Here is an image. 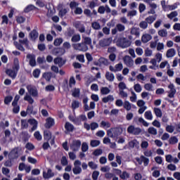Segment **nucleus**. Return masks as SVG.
<instances>
[{
	"label": "nucleus",
	"instance_id": "18",
	"mask_svg": "<svg viewBox=\"0 0 180 180\" xmlns=\"http://www.w3.org/2000/svg\"><path fill=\"white\" fill-rule=\"evenodd\" d=\"M112 130L115 137H117V136H120V134L123 133V129L122 128H112Z\"/></svg>",
	"mask_w": 180,
	"mask_h": 180
},
{
	"label": "nucleus",
	"instance_id": "5",
	"mask_svg": "<svg viewBox=\"0 0 180 180\" xmlns=\"http://www.w3.org/2000/svg\"><path fill=\"white\" fill-rule=\"evenodd\" d=\"M123 60H124V64H126L127 67H133V65L134 64V61L133 60L131 57L129 56H125Z\"/></svg>",
	"mask_w": 180,
	"mask_h": 180
},
{
	"label": "nucleus",
	"instance_id": "47",
	"mask_svg": "<svg viewBox=\"0 0 180 180\" xmlns=\"http://www.w3.org/2000/svg\"><path fill=\"white\" fill-rule=\"evenodd\" d=\"M131 34H134L135 36H140V31L137 28H132L131 30Z\"/></svg>",
	"mask_w": 180,
	"mask_h": 180
},
{
	"label": "nucleus",
	"instance_id": "19",
	"mask_svg": "<svg viewBox=\"0 0 180 180\" xmlns=\"http://www.w3.org/2000/svg\"><path fill=\"white\" fill-rule=\"evenodd\" d=\"M30 39H32V41H34V40H36L37 38L39 37V33L35 30H33L30 32Z\"/></svg>",
	"mask_w": 180,
	"mask_h": 180
},
{
	"label": "nucleus",
	"instance_id": "53",
	"mask_svg": "<svg viewBox=\"0 0 180 180\" xmlns=\"http://www.w3.org/2000/svg\"><path fill=\"white\" fill-rule=\"evenodd\" d=\"M107 136L111 139H115V134L113 133V130H112V129L107 131Z\"/></svg>",
	"mask_w": 180,
	"mask_h": 180
},
{
	"label": "nucleus",
	"instance_id": "22",
	"mask_svg": "<svg viewBox=\"0 0 180 180\" xmlns=\"http://www.w3.org/2000/svg\"><path fill=\"white\" fill-rule=\"evenodd\" d=\"M105 78H106V79H108V81L112 82V81H114V79H115V75H113V73L107 72L105 73Z\"/></svg>",
	"mask_w": 180,
	"mask_h": 180
},
{
	"label": "nucleus",
	"instance_id": "56",
	"mask_svg": "<svg viewBox=\"0 0 180 180\" xmlns=\"http://www.w3.org/2000/svg\"><path fill=\"white\" fill-rule=\"evenodd\" d=\"M167 169H169V171H176V166L174 164H169L167 165Z\"/></svg>",
	"mask_w": 180,
	"mask_h": 180
},
{
	"label": "nucleus",
	"instance_id": "15",
	"mask_svg": "<svg viewBox=\"0 0 180 180\" xmlns=\"http://www.w3.org/2000/svg\"><path fill=\"white\" fill-rule=\"evenodd\" d=\"M151 39H153V37H151V35L148 34H145L141 37V41L142 43H148V41H150Z\"/></svg>",
	"mask_w": 180,
	"mask_h": 180
},
{
	"label": "nucleus",
	"instance_id": "27",
	"mask_svg": "<svg viewBox=\"0 0 180 180\" xmlns=\"http://www.w3.org/2000/svg\"><path fill=\"white\" fill-rule=\"evenodd\" d=\"M44 136L45 140H47L48 141L49 140L51 139V132H50V131H44Z\"/></svg>",
	"mask_w": 180,
	"mask_h": 180
},
{
	"label": "nucleus",
	"instance_id": "11",
	"mask_svg": "<svg viewBox=\"0 0 180 180\" xmlns=\"http://www.w3.org/2000/svg\"><path fill=\"white\" fill-rule=\"evenodd\" d=\"M168 88L170 89L169 91V98H174V95L176 94V90L175 89V86H174V84H170L168 86Z\"/></svg>",
	"mask_w": 180,
	"mask_h": 180
},
{
	"label": "nucleus",
	"instance_id": "54",
	"mask_svg": "<svg viewBox=\"0 0 180 180\" xmlns=\"http://www.w3.org/2000/svg\"><path fill=\"white\" fill-rule=\"evenodd\" d=\"M175 16H178V12L176 11H172L170 14L167 15L169 19H172L173 18H175Z\"/></svg>",
	"mask_w": 180,
	"mask_h": 180
},
{
	"label": "nucleus",
	"instance_id": "44",
	"mask_svg": "<svg viewBox=\"0 0 180 180\" xmlns=\"http://www.w3.org/2000/svg\"><path fill=\"white\" fill-rule=\"evenodd\" d=\"M101 144V141L98 140H92L91 141V147H98Z\"/></svg>",
	"mask_w": 180,
	"mask_h": 180
},
{
	"label": "nucleus",
	"instance_id": "58",
	"mask_svg": "<svg viewBox=\"0 0 180 180\" xmlns=\"http://www.w3.org/2000/svg\"><path fill=\"white\" fill-rule=\"evenodd\" d=\"M45 89H46V91H47L49 92H52L53 91H54L56 89V88L53 85H48L46 86Z\"/></svg>",
	"mask_w": 180,
	"mask_h": 180
},
{
	"label": "nucleus",
	"instance_id": "20",
	"mask_svg": "<svg viewBox=\"0 0 180 180\" xmlns=\"http://www.w3.org/2000/svg\"><path fill=\"white\" fill-rule=\"evenodd\" d=\"M43 78L46 79V81L50 82L51 77H53V73L51 72H44L42 75Z\"/></svg>",
	"mask_w": 180,
	"mask_h": 180
},
{
	"label": "nucleus",
	"instance_id": "61",
	"mask_svg": "<svg viewBox=\"0 0 180 180\" xmlns=\"http://www.w3.org/2000/svg\"><path fill=\"white\" fill-rule=\"evenodd\" d=\"M140 133H141V129L139 128V127H135L134 129V136H139V134H140Z\"/></svg>",
	"mask_w": 180,
	"mask_h": 180
},
{
	"label": "nucleus",
	"instance_id": "49",
	"mask_svg": "<svg viewBox=\"0 0 180 180\" xmlns=\"http://www.w3.org/2000/svg\"><path fill=\"white\" fill-rule=\"evenodd\" d=\"M81 40V37L79 35H74L72 37V41L73 43H77V41H79Z\"/></svg>",
	"mask_w": 180,
	"mask_h": 180
},
{
	"label": "nucleus",
	"instance_id": "30",
	"mask_svg": "<svg viewBox=\"0 0 180 180\" xmlns=\"http://www.w3.org/2000/svg\"><path fill=\"white\" fill-rule=\"evenodd\" d=\"M148 133H149V134H153V136H157V129L151 127H149L148 129Z\"/></svg>",
	"mask_w": 180,
	"mask_h": 180
},
{
	"label": "nucleus",
	"instance_id": "14",
	"mask_svg": "<svg viewBox=\"0 0 180 180\" xmlns=\"http://www.w3.org/2000/svg\"><path fill=\"white\" fill-rule=\"evenodd\" d=\"M75 26L76 29H77V30H79V32H80L81 33H84V32H85V27H84V25L81 24V22H75Z\"/></svg>",
	"mask_w": 180,
	"mask_h": 180
},
{
	"label": "nucleus",
	"instance_id": "31",
	"mask_svg": "<svg viewBox=\"0 0 180 180\" xmlns=\"http://www.w3.org/2000/svg\"><path fill=\"white\" fill-rule=\"evenodd\" d=\"M34 9H36V7L32 4L28 5L25 9L24 12L25 13H28V12H30V11H34Z\"/></svg>",
	"mask_w": 180,
	"mask_h": 180
},
{
	"label": "nucleus",
	"instance_id": "16",
	"mask_svg": "<svg viewBox=\"0 0 180 180\" xmlns=\"http://www.w3.org/2000/svg\"><path fill=\"white\" fill-rule=\"evenodd\" d=\"M43 176L45 179H49V178L54 176V173L51 172V169H49L47 173L46 172H43Z\"/></svg>",
	"mask_w": 180,
	"mask_h": 180
},
{
	"label": "nucleus",
	"instance_id": "35",
	"mask_svg": "<svg viewBox=\"0 0 180 180\" xmlns=\"http://www.w3.org/2000/svg\"><path fill=\"white\" fill-rule=\"evenodd\" d=\"M124 109H126V110L129 111L131 109V104L129 101H125L123 104Z\"/></svg>",
	"mask_w": 180,
	"mask_h": 180
},
{
	"label": "nucleus",
	"instance_id": "6",
	"mask_svg": "<svg viewBox=\"0 0 180 180\" xmlns=\"http://www.w3.org/2000/svg\"><path fill=\"white\" fill-rule=\"evenodd\" d=\"M79 147H81V141H73L70 146V148L72 151H78V150H79Z\"/></svg>",
	"mask_w": 180,
	"mask_h": 180
},
{
	"label": "nucleus",
	"instance_id": "21",
	"mask_svg": "<svg viewBox=\"0 0 180 180\" xmlns=\"http://www.w3.org/2000/svg\"><path fill=\"white\" fill-rule=\"evenodd\" d=\"M19 68H20L19 60L18 58H15L13 65V70L16 72H18V71H19Z\"/></svg>",
	"mask_w": 180,
	"mask_h": 180
},
{
	"label": "nucleus",
	"instance_id": "36",
	"mask_svg": "<svg viewBox=\"0 0 180 180\" xmlns=\"http://www.w3.org/2000/svg\"><path fill=\"white\" fill-rule=\"evenodd\" d=\"M103 153V150L102 149H96L93 152V155H95V157H98L99 155H102Z\"/></svg>",
	"mask_w": 180,
	"mask_h": 180
},
{
	"label": "nucleus",
	"instance_id": "60",
	"mask_svg": "<svg viewBox=\"0 0 180 180\" xmlns=\"http://www.w3.org/2000/svg\"><path fill=\"white\" fill-rule=\"evenodd\" d=\"M61 43H63V39L59 38V39H55L53 44H54V46H60V44H61Z\"/></svg>",
	"mask_w": 180,
	"mask_h": 180
},
{
	"label": "nucleus",
	"instance_id": "59",
	"mask_svg": "<svg viewBox=\"0 0 180 180\" xmlns=\"http://www.w3.org/2000/svg\"><path fill=\"white\" fill-rule=\"evenodd\" d=\"M105 11H106V8L103 6H100L98 9V13H101V15L105 13Z\"/></svg>",
	"mask_w": 180,
	"mask_h": 180
},
{
	"label": "nucleus",
	"instance_id": "2",
	"mask_svg": "<svg viewBox=\"0 0 180 180\" xmlns=\"http://www.w3.org/2000/svg\"><path fill=\"white\" fill-rule=\"evenodd\" d=\"M73 49L75 50H79V51H86L88 50V46L84 43L73 44Z\"/></svg>",
	"mask_w": 180,
	"mask_h": 180
},
{
	"label": "nucleus",
	"instance_id": "4",
	"mask_svg": "<svg viewBox=\"0 0 180 180\" xmlns=\"http://www.w3.org/2000/svg\"><path fill=\"white\" fill-rule=\"evenodd\" d=\"M27 89L29 94H30L32 95V96H34V98L37 96V95H38L37 89H36L35 86H32V85H27Z\"/></svg>",
	"mask_w": 180,
	"mask_h": 180
},
{
	"label": "nucleus",
	"instance_id": "3",
	"mask_svg": "<svg viewBox=\"0 0 180 180\" xmlns=\"http://www.w3.org/2000/svg\"><path fill=\"white\" fill-rule=\"evenodd\" d=\"M119 43L121 46V47H122L123 49L130 47V46L131 44V42L126 38H120L119 39Z\"/></svg>",
	"mask_w": 180,
	"mask_h": 180
},
{
	"label": "nucleus",
	"instance_id": "42",
	"mask_svg": "<svg viewBox=\"0 0 180 180\" xmlns=\"http://www.w3.org/2000/svg\"><path fill=\"white\" fill-rule=\"evenodd\" d=\"M145 117L148 119V120H153V114H151V111H146L145 112Z\"/></svg>",
	"mask_w": 180,
	"mask_h": 180
},
{
	"label": "nucleus",
	"instance_id": "48",
	"mask_svg": "<svg viewBox=\"0 0 180 180\" xmlns=\"http://www.w3.org/2000/svg\"><path fill=\"white\" fill-rule=\"evenodd\" d=\"M32 75L34 78H39V77L40 75V70L35 69L32 72Z\"/></svg>",
	"mask_w": 180,
	"mask_h": 180
},
{
	"label": "nucleus",
	"instance_id": "32",
	"mask_svg": "<svg viewBox=\"0 0 180 180\" xmlns=\"http://www.w3.org/2000/svg\"><path fill=\"white\" fill-rule=\"evenodd\" d=\"M72 171L75 175H78V174L82 171V169H81V167L79 166H75V167L72 169Z\"/></svg>",
	"mask_w": 180,
	"mask_h": 180
},
{
	"label": "nucleus",
	"instance_id": "1",
	"mask_svg": "<svg viewBox=\"0 0 180 180\" xmlns=\"http://www.w3.org/2000/svg\"><path fill=\"white\" fill-rule=\"evenodd\" d=\"M19 150H20V148L19 147H16L12 149V150L10 152V154H8L9 160H15L16 158H18Z\"/></svg>",
	"mask_w": 180,
	"mask_h": 180
},
{
	"label": "nucleus",
	"instance_id": "10",
	"mask_svg": "<svg viewBox=\"0 0 180 180\" xmlns=\"http://www.w3.org/2000/svg\"><path fill=\"white\" fill-rule=\"evenodd\" d=\"M53 63L54 64H58V67L61 68L65 64V60H63V58L58 57L53 60Z\"/></svg>",
	"mask_w": 180,
	"mask_h": 180
},
{
	"label": "nucleus",
	"instance_id": "46",
	"mask_svg": "<svg viewBox=\"0 0 180 180\" xmlns=\"http://www.w3.org/2000/svg\"><path fill=\"white\" fill-rule=\"evenodd\" d=\"M74 98H79V89H75L72 94Z\"/></svg>",
	"mask_w": 180,
	"mask_h": 180
},
{
	"label": "nucleus",
	"instance_id": "13",
	"mask_svg": "<svg viewBox=\"0 0 180 180\" xmlns=\"http://www.w3.org/2000/svg\"><path fill=\"white\" fill-rule=\"evenodd\" d=\"M28 123L32 126L31 131H34L37 129V121L34 119L28 120Z\"/></svg>",
	"mask_w": 180,
	"mask_h": 180
},
{
	"label": "nucleus",
	"instance_id": "57",
	"mask_svg": "<svg viewBox=\"0 0 180 180\" xmlns=\"http://www.w3.org/2000/svg\"><path fill=\"white\" fill-rule=\"evenodd\" d=\"M174 130H175V128L173 126L167 125L166 127V131H167L169 133H174Z\"/></svg>",
	"mask_w": 180,
	"mask_h": 180
},
{
	"label": "nucleus",
	"instance_id": "25",
	"mask_svg": "<svg viewBox=\"0 0 180 180\" xmlns=\"http://www.w3.org/2000/svg\"><path fill=\"white\" fill-rule=\"evenodd\" d=\"M24 101H27L31 105L33 104L34 102V100H33V98H32V96L27 94H26L25 96L24 97Z\"/></svg>",
	"mask_w": 180,
	"mask_h": 180
},
{
	"label": "nucleus",
	"instance_id": "62",
	"mask_svg": "<svg viewBox=\"0 0 180 180\" xmlns=\"http://www.w3.org/2000/svg\"><path fill=\"white\" fill-rule=\"evenodd\" d=\"M99 176V172L94 171L92 174V178L94 180H98V177Z\"/></svg>",
	"mask_w": 180,
	"mask_h": 180
},
{
	"label": "nucleus",
	"instance_id": "51",
	"mask_svg": "<svg viewBox=\"0 0 180 180\" xmlns=\"http://www.w3.org/2000/svg\"><path fill=\"white\" fill-rule=\"evenodd\" d=\"M91 26L93 29H95V30H99V29H101V25L99 24V22H93L91 24Z\"/></svg>",
	"mask_w": 180,
	"mask_h": 180
},
{
	"label": "nucleus",
	"instance_id": "39",
	"mask_svg": "<svg viewBox=\"0 0 180 180\" xmlns=\"http://www.w3.org/2000/svg\"><path fill=\"white\" fill-rule=\"evenodd\" d=\"M159 36H161V37H167V35L168 34V32L166 30H161L158 32Z\"/></svg>",
	"mask_w": 180,
	"mask_h": 180
},
{
	"label": "nucleus",
	"instance_id": "50",
	"mask_svg": "<svg viewBox=\"0 0 180 180\" xmlns=\"http://www.w3.org/2000/svg\"><path fill=\"white\" fill-rule=\"evenodd\" d=\"M121 179H126V178H129L130 175L127 172H123L122 174L120 175Z\"/></svg>",
	"mask_w": 180,
	"mask_h": 180
},
{
	"label": "nucleus",
	"instance_id": "63",
	"mask_svg": "<svg viewBox=\"0 0 180 180\" xmlns=\"http://www.w3.org/2000/svg\"><path fill=\"white\" fill-rule=\"evenodd\" d=\"M72 109H77V108H79V102L75 101L72 103Z\"/></svg>",
	"mask_w": 180,
	"mask_h": 180
},
{
	"label": "nucleus",
	"instance_id": "43",
	"mask_svg": "<svg viewBox=\"0 0 180 180\" xmlns=\"http://www.w3.org/2000/svg\"><path fill=\"white\" fill-rule=\"evenodd\" d=\"M29 127V124H27V121L26 120H21V128L22 129H27Z\"/></svg>",
	"mask_w": 180,
	"mask_h": 180
},
{
	"label": "nucleus",
	"instance_id": "64",
	"mask_svg": "<svg viewBox=\"0 0 180 180\" xmlns=\"http://www.w3.org/2000/svg\"><path fill=\"white\" fill-rule=\"evenodd\" d=\"M144 88H145V89H146V91H153V84H146L144 85Z\"/></svg>",
	"mask_w": 180,
	"mask_h": 180
},
{
	"label": "nucleus",
	"instance_id": "9",
	"mask_svg": "<svg viewBox=\"0 0 180 180\" xmlns=\"http://www.w3.org/2000/svg\"><path fill=\"white\" fill-rule=\"evenodd\" d=\"M27 58L30 59V65H31V67H35L36 56L32 55V54H28V55H27Z\"/></svg>",
	"mask_w": 180,
	"mask_h": 180
},
{
	"label": "nucleus",
	"instance_id": "38",
	"mask_svg": "<svg viewBox=\"0 0 180 180\" xmlns=\"http://www.w3.org/2000/svg\"><path fill=\"white\" fill-rule=\"evenodd\" d=\"M141 160L142 162L144 163L145 167H147V165H148V162H150V160H148V158L141 155Z\"/></svg>",
	"mask_w": 180,
	"mask_h": 180
},
{
	"label": "nucleus",
	"instance_id": "23",
	"mask_svg": "<svg viewBox=\"0 0 180 180\" xmlns=\"http://www.w3.org/2000/svg\"><path fill=\"white\" fill-rule=\"evenodd\" d=\"M113 101H115V98H113V96L112 95H109L107 97H104L102 99V101L103 102V103H108V102L110 101V102H113Z\"/></svg>",
	"mask_w": 180,
	"mask_h": 180
},
{
	"label": "nucleus",
	"instance_id": "45",
	"mask_svg": "<svg viewBox=\"0 0 180 180\" xmlns=\"http://www.w3.org/2000/svg\"><path fill=\"white\" fill-rule=\"evenodd\" d=\"M148 26V24L147 21H141L139 23V27H141V29H147Z\"/></svg>",
	"mask_w": 180,
	"mask_h": 180
},
{
	"label": "nucleus",
	"instance_id": "55",
	"mask_svg": "<svg viewBox=\"0 0 180 180\" xmlns=\"http://www.w3.org/2000/svg\"><path fill=\"white\" fill-rule=\"evenodd\" d=\"M134 89L136 92H141V86L140 84H136L134 86Z\"/></svg>",
	"mask_w": 180,
	"mask_h": 180
},
{
	"label": "nucleus",
	"instance_id": "8",
	"mask_svg": "<svg viewBox=\"0 0 180 180\" xmlns=\"http://www.w3.org/2000/svg\"><path fill=\"white\" fill-rule=\"evenodd\" d=\"M110 43H112V39L110 38L104 39L99 41V45L101 47H107L108 46H110Z\"/></svg>",
	"mask_w": 180,
	"mask_h": 180
},
{
	"label": "nucleus",
	"instance_id": "7",
	"mask_svg": "<svg viewBox=\"0 0 180 180\" xmlns=\"http://www.w3.org/2000/svg\"><path fill=\"white\" fill-rule=\"evenodd\" d=\"M54 56H63L65 53V49L63 48H54L52 51Z\"/></svg>",
	"mask_w": 180,
	"mask_h": 180
},
{
	"label": "nucleus",
	"instance_id": "26",
	"mask_svg": "<svg viewBox=\"0 0 180 180\" xmlns=\"http://www.w3.org/2000/svg\"><path fill=\"white\" fill-rule=\"evenodd\" d=\"M65 128L68 131H74V125L71 124L70 122H66Z\"/></svg>",
	"mask_w": 180,
	"mask_h": 180
},
{
	"label": "nucleus",
	"instance_id": "12",
	"mask_svg": "<svg viewBox=\"0 0 180 180\" xmlns=\"http://www.w3.org/2000/svg\"><path fill=\"white\" fill-rule=\"evenodd\" d=\"M52 126H54V119L51 117L47 118L45 124L46 129H50V127H52Z\"/></svg>",
	"mask_w": 180,
	"mask_h": 180
},
{
	"label": "nucleus",
	"instance_id": "17",
	"mask_svg": "<svg viewBox=\"0 0 180 180\" xmlns=\"http://www.w3.org/2000/svg\"><path fill=\"white\" fill-rule=\"evenodd\" d=\"M6 74H7V75H9L11 78H13V79H15V78H16V75L18 74V72H16L15 70L8 69L6 71Z\"/></svg>",
	"mask_w": 180,
	"mask_h": 180
},
{
	"label": "nucleus",
	"instance_id": "28",
	"mask_svg": "<svg viewBox=\"0 0 180 180\" xmlns=\"http://www.w3.org/2000/svg\"><path fill=\"white\" fill-rule=\"evenodd\" d=\"M155 19H157V18L155 16L150 15L146 18V22H148V24L149 23V25H151V23H153V22H154V20H155Z\"/></svg>",
	"mask_w": 180,
	"mask_h": 180
},
{
	"label": "nucleus",
	"instance_id": "24",
	"mask_svg": "<svg viewBox=\"0 0 180 180\" xmlns=\"http://www.w3.org/2000/svg\"><path fill=\"white\" fill-rule=\"evenodd\" d=\"M166 56H167V58L174 57L175 56V49H170L167 50Z\"/></svg>",
	"mask_w": 180,
	"mask_h": 180
},
{
	"label": "nucleus",
	"instance_id": "37",
	"mask_svg": "<svg viewBox=\"0 0 180 180\" xmlns=\"http://www.w3.org/2000/svg\"><path fill=\"white\" fill-rule=\"evenodd\" d=\"M12 99H13V97H12L11 96H8L5 97V98H4L5 105H9V103H11V102H12Z\"/></svg>",
	"mask_w": 180,
	"mask_h": 180
},
{
	"label": "nucleus",
	"instance_id": "33",
	"mask_svg": "<svg viewBox=\"0 0 180 180\" xmlns=\"http://www.w3.org/2000/svg\"><path fill=\"white\" fill-rule=\"evenodd\" d=\"M101 92L102 95H108V94L110 93V89H109L108 87H102L101 89Z\"/></svg>",
	"mask_w": 180,
	"mask_h": 180
},
{
	"label": "nucleus",
	"instance_id": "34",
	"mask_svg": "<svg viewBox=\"0 0 180 180\" xmlns=\"http://www.w3.org/2000/svg\"><path fill=\"white\" fill-rule=\"evenodd\" d=\"M154 112H155V115L157 116V117H162V112L161 111V109L155 108H154Z\"/></svg>",
	"mask_w": 180,
	"mask_h": 180
},
{
	"label": "nucleus",
	"instance_id": "52",
	"mask_svg": "<svg viewBox=\"0 0 180 180\" xmlns=\"http://www.w3.org/2000/svg\"><path fill=\"white\" fill-rule=\"evenodd\" d=\"M116 28H117L118 32H124V30L125 29L124 25H123L122 24H117L116 25Z\"/></svg>",
	"mask_w": 180,
	"mask_h": 180
},
{
	"label": "nucleus",
	"instance_id": "29",
	"mask_svg": "<svg viewBox=\"0 0 180 180\" xmlns=\"http://www.w3.org/2000/svg\"><path fill=\"white\" fill-rule=\"evenodd\" d=\"M27 115H36V111H33V105H27Z\"/></svg>",
	"mask_w": 180,
	"mask_h": 180
},
{
	"label": "nucleus",
	"instance_id": "40",
	"mask_svg": "<svg viewBox=\"0 0 180 180\" xmlns=\"http://www.w3.org/2000/svg\"><path fill=\"white\" fill-rule=\"evenodd\" d=\"M169 144H176L178 143V138L176 136H172L169 140Z\"/></svg>",
	"mask_w": 180,
	"mask_h": 180
},
{
	"label": "nucleus",
	"instance_id": "41",
	"mask_svg": "<svg viewBox=\"0 0 180 180\" xmlns=\"http://www.w3.org/2000/svg\"><path fill=\"white\" fill-rule=\"evenodd\" d=\"M99 63L100 64H103V65H109V61L105 58H101L99 59Z\"/></svg>",
	"mask_w": 180,
	"mask_h": 180
}]
</instances>
